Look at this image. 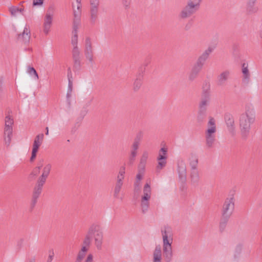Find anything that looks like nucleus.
I'll return each mask as SVG.
<instances>
[{
	"label": "nucleus",
	"instance_id": "nucleus-37",
	"mask_svg": "<svg viewBox=\"0 0 262 262\" xmlns=\"http://www.w3.org/2000/svg\"><path fill=\"white\" fill-rule=\"evenodd\" d=\"M206 116V112H202L201 110H199L197 120L199 122H202L203 121Z\"/></svg>",
	"mask_w": 262,
	"mask_h": 262
},
{
	"label": "nucleus",
	"instance_id": "nucleus-26",
	"mask_svg": "<svg viewBox=\"0 0 262 262\" xmlns=\"http://www.w3.org/2000/svg\"><path fill=\"white\" fill-rule=\"evenodd\" d=\"M72 53L74 61L73 68L76 70H79L81 68L80 51L72 52Z\"/></svg>",
	"mask_w": 262,
	"mask_h": 262
},
{
	"label": "nucleus",
	"instance_id": "nucleus-62",
	"mask_svg": "<svg viewBox=\"0 0 262 262\" xmlns=\"http://www.w3.org/2000/svg\"><path fill=\"white\" fill-rule=\"evenodd\" d=\"M249 1L256 2L257 0H248Z\"/></svg>",
	"mask_w": 262,
	"mask_h": 262
},
{
	"label": "nucleus",
	"instance_id": "nucleus-11",
	"mask_svg": "<svg viewBox=\"0 0 262 262\" xmlns=\"http://www.w3.org/2000/svg\"><path fill=\"white\" fill-rule=\"evenodd\" d=\"M44 184L45 183L37 181L33 190L31 202V207L32 208H33L37 203V200L41 193L42 189Z\"/></svg>",
	"mask_w": 262,
	"mask_h": 262
},
{
	"label": "nucleus",
	"instance_id": "nucleus-3",
	"mask_svg": "<svg viewBox=\"0 0 262 262\" xmlns=\"http://www.w3.org/2000/svg\"><path fill=\"white\" fill-rule=\"evenodd\" d=\"M163 239V253L166 262H170L173 256L172 243L173 232L172 228L168 226H164L161 230Z\"/></svg>",
	"mask_w": 262,
	"mask_h": 262
},
{
	"label": "nucleus",
	"instance_id": "nucleus-45",
	"mask_svg": "<svg viewBox=\"0 0 262 262\" xmlns=\"http://www.w3.org/2000/svg\"><path fill=\"white\" fill-rule=\"evenodd\" d=\"M49 253V255L46 262H52L54 258V253L53 250H50Z\"/></svg>",
	"mask_w": 262,
	"mask_h": 262
},
{
	"label": "nucleus",
	"instance_id": "nucleus-39",
	"mask_svg": "<svg viewBox=\"0 0 262 262\" xmlns=\"http://www.w3.org/2000/svg\"><path fill=\"white\" fill-rule=\"evenodd\" d=\"M198 159L195 157L194 158V159L190 162V166L191 167L190 171H193V170H198L197 169V165H198Z\"/></svg>",
	"mask_w": 262,
	"mask_h": 262
},
{
	"label": "nucleus",
	"instance_id": "nucleus-20",
	"mask_svg": "<svg viewBox=\"0 0 262 262\" xmlns=\"http://www.w3.org/2000/svg\"><path fill=\"white\" fill-rule=\"evenodd\" d=\"M162 250L160 245L156 246L152 252V262H162Z\"/></svg>",
	"mask_w": 262,
	"mask_h": 262
},
{
	"label": "nucleus",
	"instance_id": "nucleus-46",
	"mask_svg": "<svg viewBox=\"0 0 262 262\" xmlns=\"http://www.w3.org/2000/svg\"><path fill=\"white\" fill-rule=\"evenodd\" d=\"M84 262H94V256L92 253H89L85 259L84 260Z\"/></svg>",
	"mask_w": 262,
	"mask_h": 262
},
{
	"label": "nucleus",
	"instance_id": "nucleus-15",
	"mask_svg": "<svg viewBox=\"0 0 262 262\" xmlns=\"http://www.w3.org/2000/svg\"><path fill=\"white\" fill-rule=\"evenodd\" d=\"M52 21L53 14L50 13H47L45 15L43 24V31L46 35H48L50 31Z\"/></svg>",
	"mask_w": 262,
	"mask_h": 262
},
{
	"label": "nucleus",
	"instance_id": "nucleus-1",
	"mask_svg": "<svg viewBox=\"0 0 262 262\" xmlns=\"http://www.w3.org/2000/svg\"><path fill=\"white\" fill-rule=\"evenodd\" d=\"M93 236L97 249L98 250L102 249L103 241L102 229L99 225L93 224L88 230L82 241L81 247L76 255L75 262H82L83 260L90 249Z\"/></svg>",
	"mask_w": 262,
	"mask_h": 262
},
{
	"label": "nucleus",
	"instance_id": "nucleus-5",
	"mask_svg": "<svg viewBox=\"0 0 262 262\" xmlns=\"http://www.w3.org/2000/svg\"><path fill=\"white\" fill-rule=\"evenodd\" d=\"M14 121L13 118L8 115L5 118V125L4 128V139L5 145L8 147L10 146L13 133V125Z\"/></svg>",
	"mask_w": 262,
	"mask_h": 262
},
{
	"label": "nucleus",
	"instance_id": "nucleus-13",
	"mask_svg": "<svg viewBox=\"0 0 262 262\" xmlns=\"http://www.w3.org/2000/svg\"><path fill=\"white\" fill-rule=\"evenodd\" d=\"M226 124L229 132L234 135L235 134V121L234 117L230 113H226L224 117Z\"/></svg>",
	"mask_w": 262,
	"mask_h": 262
},
{
	"label": "nucleus",
	"instance_id": "nucleus-8",
	"mask_svg": "<svg viewBox=\"0 0 262 262\" xmlns=\"http://www.w3.org/2000/svg\"><path fill=\"white\" fill-rule=\"evenodd\" d=\"M84 53L85 58L90 63L94 62V49L90 37H86L84 41Z\"/></svg>",
	"mask_w": 262,
	"mask_h": 262
},
{
	"label": "nucleus",
	"instance_id": "nucleus-49",
	"mask_svg": "<svg viewBox=\"0 0 262 262\" xmlns=\"http://www.w3.org/2000/svg\"><path fill=\"white\" fill-rule=\"evenodd\" d=\"M72 93L71 92H68L67 91V95H66V97H67V102H68V105L69 107H70L71 106V97L72 96Z\"/></svg>",
	"mask_w": 262,
	"mask_h": 262
},
{
	"label": "nucleus",
	"instance_id": "nucleus-58",
	"mask_svg": "<svg viewBox=\"0 0 262 262\" xmlns=\"http://www.w3.org/2000/svg\"><path fill=\"white\" fill-rule=\"evenodd\" d=\"M53 8L52 7H50L47 11V13H50L52 14V12L53 11Z\"/></svg>",
	"mask_w": 262,
	"mask_h": 262
},
{
	"label": "nucleus",
	"instance_id": "nucleus-23",
	"mask_svg": "<svg viewBox=\"0 0 262 262\" xmlns=\"http://www.w3.org/2000/svg\"><path fill=\"white\" fill-rule=\"evenodd\" d=\"M190 184L194 187L199 185L200 181V177L198 170H193L190 172Z\"/></svg>",
	"mask_w": 262,
	"mask_h": 262
},
{
	"label": "nucleus",
	"instance_id": "nucleus-51",
	"mask_svg": "<svg viewBox=\"0 0 262 262\" xmlns=\"http://www.w3.org/2000/svg\"><path fill=\"white\" fill-rule=\"evenodd\" d=\"M67 77H68V82L69 81H73L72 73L71 68L70 67L68 69Z\"/></svg>",
	"mask_w": 262,
	"mask_h": 262
},
{
	"label": "nucleus",
	"instance_id": "nucleus-42",
	"mask_svg": "<svg viewBox=\"0 0 262 262\" xmlns=\"http://www.w3.org/2000/svg\"><path fill=\"white\" fill-rule=\"evenodd\" d=\"M39 167H35L30 174V177L37 176L40 173Z\"/></svg>",
	"mask_w": 262,
	"mask_h": 262
},
{
	"label": "nucleus",
	"instance_id": "nucleus-53",
	"mask_svg": "<svg viewBox=\"0 0 262 262\" xmlns=\"http://www.w3.org/2000/svg\"><path fill=\"white\" fill-rule=\"evenodd\" d=\"M150 197H151V194H148V193H143V195L142 196V200H149V199H150Z\"/></svg>",
	"mask_w": 262,
	"mask_h": 262
},
{
	"label": "nucleus",
	"instance_id": "nucleus-35",
	"mask_svg": "<svg viewBox=\"0 0 262 262\" xmlns=\"http://www.w3.org/2000/svg\"><path fill=\"white\" fill-rule=\"evenodd\" d=\"M148 157V152L147 151H144L142 155V157L140 159V164L142 165H145L146 163Z\"/></svg>",
	"mask_w": 262,
	"mask_h": 262
},
{
	"label": "nucleus",
	"instance_id": "nucleus-17",
	"mask_svg": "<svg viewBox=\"0 0 262 262\" xmlns=\"http://www.w3.org/2000/svg\"><path fill=\"white\" fill-rule=\"evenodd\" d=\"M216 132H205L206 145L208 148L213 147L216 140Z\"/></svg>",
	"mask_w": 262,
	"mask_h": 262
},
{
	"label": "nucleus",
	"instance_id": "nucleus-31",
	"mask_svg": "<svg viewBox=\"0 0 262 262\" xmlns=\"http://www.w3.org/2000/svg\"><path fill=\"white\" fill-rule=\"evenodd\" d=\"M229 219L230 217L223 216L222 215L219 225L220 230L221 232H223L226 228Z\"/></svg>",
	"mask_w": 262,
	"mask_h": 262
},
{
	"label": "nucleus",
	"instance_id": "nucleus-55",
	"mask_svg": "<svg viewBox=\"0 0 262 262\" xmlns=\"http://www.w3.org/2000/svg\"><path fill=\"white\" fill-rule=\"evenodd\" d=\"M43 162H44L43 159H41L39 160L38 162V165L37 167H39V169H41V168L42 167V166L43 165Z\"/></svg>",
	"mask_w": 262,
	"mask_h": 262
},
{
	"label": "nucleus",
	"instance_id": "nucleus-41",
	"mask_svg": "<svg viewBox=\"0 0 262 262\" xmlns=\"http://www.w3.org/2000/svg\"><path fill=\"white\" fill-rule=\"evenodd\" d=\"M202 68L203 67L195 62V63L192 67L191 70L199 74Z\"/></svg>",
	"mask_w": 262,
	"mask_h": 262
},
{
	"label": "nucleus",
	"instance_id": "nucleus-47",
	"mask_svg": "<svg viewBox=\"0 0 262 262\" xmlns=\"http://www.w3.org/2000/svg\"><path fill=\"white\" fill-rule=\"evenodd\" d=\"M140 182L138 181H136L134 184V190L136 192H138L140 189Z\"/></svg>",
	"mask_w": 262,
	"mask_h": 262
},
{
	"label": "nucleus",
	"instance_id": "nucleus-38",
	"mask_svg": "<svg viewBox=\"0 0 262 262\" xmlns=\"http://www.w3.org/2000/svg\"><path fill=\"white\" fill-rule=\"evenodd\" d=\"M27 72L30 75L34 76L36 79H38V74L34 68L29 67Z\"/></svg>",
	"mask_w": 262,
	"mask_h": 262
},
{
	"label": "nucleus",
	"instance_id": "nucleus-2",
	"mask_svg": "<svg viewBox=\"0 0 262 262\" xmlns=\"http://www.w3.org/2000/svg\"><path fill=\"white\" fill-rule=\"evenodd\" d=\"M255 121V112L254 107L252 105H246L245 112L240 115L239 118V127L242 137L246 138L249 135L251 125Z\"/></svg>",
	"mask_w": 262,
	"mask_h": 262
},
{
	"label": "nucleus",
	"instance_id": "nucleus-10",
	"mask_svg": "<svg viewBox=\"0 0 262 262\" xmlns=\"http://www.w3.org/2000/svg\"><path fill=\"white\" fill-rule=\"evenodd\" d=\"M99 0H90V22L92 24H95L99 14Z\"/></svg>",
	"mask_w": 262,
	"mask_h": 262
},
{
	"label": "nucleus",
	"instance_id": "nucleus-61",
	"mask_svg": "<svg viewBox=\"0 0 262 262\" xmlns=\"http://www.w3.org/2000/svg\"><path fill=\"white\" fill-rule=\"evenodd\" d=\"M81 0H76L77 4H81Z\"/></svg>",
	"mask_w": 262,
	"mask_h": 262
},
{
	"label": "nucleus",
	"instance_id": "nucleus-24",
	"mask_svg": "<svg viewBox=\"0 0 262 262\" xmlns=\"http://www.w3.org/2000/svg\"><path fill=\"white\" fill-rule=\"evenodd\" d=\"M143 80V72H139L136 75V77L134 81L133 89L135 92H137L140 89Z\"/></svg>",
	"mask_w": 262,
	"mask_h": 262
},
{
	"label": "nucleus",
	"instance_id": "nucleus-56",
	"mask_svg": "<svg viewBox=\"0 0 262 262\" xmlns=\"http://www.w3.org/2000/svg\"><path fill=\"white\" fill-rule=\"evenodd\" d=\"M143 175L142 174H141V173H138L137 176H136V179L137 180L136 181H138L139 182L140 181V180L142 179V177H143Z\"/></svg>",
	"mask_w": 262,
	"mask_h": 262
},
{
	"label": "nucleus",
	"instance_id": "nucleus-28",
	"mask_svg": "<svg viewBox=\"0 0 262 262\" xmlns=\"http://www.w3.org/2000/svg\"><path fill=\"white\" fill-rule=\"evenodd\" d=\"M256 2L248 1L246 5V10L248 14L256 13L258 9L255 7Z\"/></svg>",
	"mask_w": 262,
	"mask_h": 262
},
{
	"label": "nucleus",
	"instance_id": "nucleus-57",
	"mask_svg": "<svg viewBox=\"0 0 262 262\" xmlns=\"http://www.w3.org/2000/svg\"><path fill=\"white\" fill-rule=\"evenodd\" d=\"M242 250L241 245H237L236 247V251L238 253H239Z\"/></svg>",
	"mask_w": 262,
	"mask_h": 262
},
{
	"label": "nucleus",
	"instance_id": "nucleus-14",
	"mask_svg": "<svg viewBox=\"0 0 262 262\" xmlns=\"http://www.w3.org/2000/svg\"><path fill=\"white\" fill-rule=\"evenodd\" d=\"M231 71L226 70L222 71L217 76V84L218 85L222 86L225 85L228 80L230 78Z\"/></svg>",
	"mask_w": 262,
	"mask_h": 262
},
{
	"label": "nucleus",
	"instance_id": "nucleus-16",
	"mask_svg": "<svg viewBox=\"0 0 262 262\" xmlns=\"http://www.w3.org/2000/svg\"><path fill=\"white\" fill-rule=\"evenodd\" d=\"M210 100V93L205 91L203 94V96L199 104V110L202 112H206L207 106L209 104Z\"/></svg>",
	"mask_w": 262,
	"mask_h": 262
},
{
	"label": "nucleus",
	"instance_id": "nucleus-19",
	"mask_svg": "<svg viewBox=\"0 0 262 262\" xmlns=\"http://www.w3.org/2000/svg\"><path fill=\"white\" fill-rule=\"evenodd\" d=\"M212 51L213 49L211 47H209L199 57L196 63L203 67Z\"/></svg>",
	"mask_w": 262,
	"mask_h": 262
},
{
	"label": "nucleus",
	"instance_id": "nucleus-22",
	"mask_svg": "<svg viewBox=\"0 0 262 262\" xmlns=\"http://www.w3.org/2000/svg\"><path fill=\"white\" fill-rule=\"evenodd\" d=\"M52 168V165L51 164L48 163L46 164L43 168L41 175L39 177L37 181L43 183H46L47 179L49 176L51 170Z\"/></svg>",
	"mask_w": 262,
	"mask_h": 262
},
{
	"label": "nucleus",
	"instance_id": "nucleus-40",
	"mask_svg": "<svg viewBox=\"0 0 262 262\" xmlns=\"http://www.w3.org/2000/svg\"><path fill=\"white\" fill-rule=\"evenodd\" d=\"M44 135L43 134H40L37 135L34 139V142H36V143H38L40 145L42 144L43 141Z\"/></svg>",
	"mask_w": 262,
	"mask_h": 262
},
{
	"label": "nucleus",
	"instance_id": "nucleus-50",
	"mask_svg": "<svg viewBox=\"0 0 262 262\" xmlns=\"http://www.w3.org/2000/svg\"><path fill=\"white\" fill-rule=\"evenodd\" d=\"M145 165H142V164H139L138 166V173L144 174L145 171Z\"/></svg>",
	"mask_w": 262,
	"mask_h": 262
},
{
	"label": "nucleus",
	"instance_id": "nucleus-4",
	"mask_svg": "<svg viewBox=\"0 0 262 262\" xmlns=\"http://www.w3.org/2000/svg\"><path fill=\"white\" fill-rule=\"evenodd\" d=\"M202 0H188L186 6L181 11L179 16L182 19L190 17L200 8Z\"/></svg>",
	"mask_w": 262,
	"mask_h": 262
},
{
	"label": "nucleus",
	"instance_id": "nucleus-36",
	"mask_svg": "<svg viewBox=\"0 0 262 262\" xmlns=\"http://www.w3.org/2000/svg\"><path fill=\"white\" fill-rule=\"evenodd\" d=\"M9 10L12 15H15L17 12H21L24 10V9L12 6L9 8Z\"/></svg>",
	"mask_w": 262,
	"mask_h": 262
},
{
	"label": "nucleus",
	"instance_id": "nucleus-25",
	"mask_svg": "<svg viewBox=\"0 0 262 262\" xmlns=\"http://www.w3.org/2000/svg\"><path fill=\"white\" fill-rule=\"evenodd\" d=\"M242 72L243 73V82L246 84L249 83L250 80L251 75L248 69V64L244 63L242 64Z\"/></svg>",
	"mask_w": 262,
	"mask_h": 262
},
{
	"label": "nucleus",
	"instance_id": "nucleus-34",
	"mask_svg": "<svg viewBox=\"0 0 262 262\" xmlns=\"http://www.w3.org/2000/svg\"><path fill=\"white\" fill-rule=\"evenodd\" d=\"M122 185H123V184H122L116 183L115 186L114 187V198H115L116 199L119 198V193L121 191Z\"/></svg>",
	"mask_w": 262,
	"mask_h": 262
},
{
	"label": "nucleus",
	"instance_id": "nucleus-44",
	"mask_svg": "<svg viewBox=\"0 0 262 262\" xmlns=\"http://www.w3.org/2000/svg\"><path fill=\"white\" fill-rule=\"evenodd\" d=\"M143 193L151 194V188L149 184L146 183L143 188Z\"/></svg>",
	"mask_w": 262,
	"mask_h": 262
},
{
	"label": "nucleus",
	"instance_id": "nucleus-63",
	"mask_svg": "<svg viewBox=\"0 0 262 262\" xmlns=\"http://www.w3.org/2000/svg\"><path fill=\"white\" fill-rule=\"evenodd\" d=\"M29 262H35L34 260H30Z\"/></svg>",
	"mask_w": 262,
	"mask_h": 262
},
{
	"label": "nucleus",
	"instance_id": "nucleus-43",
	"mask_svg": "<svg viewBox=\"0 0 262 262\" xmlns=\"http://www.w3.org/2000/svg\"><path fill=\"white\" fill-rule=\"evenodd\" d=\"M198 74H199L196 72L191 70V72L189 75V79L191 81L194 80L197 77Z\"/></svg>",
	"mask_w": 262,
	"mask_h": 262
},
{
	"label": "nucleus",
	"instance_id": "nucleus-32",
	"mask_svg": "<svg viewBox=\"0 0 262 262\" xmlns=\"http://www.w3.org/2000/svg\"><path fill=\"white\" fill-rule=\"evenodd\" d=\"M40 145L36 142H33V148L32 151V155L30 158V161L33 162L36 157V154L38 151V148Z\"/></svg>",
	"mask_w": 262,
	"mask_h": 262
},
{
	"label": "nucleus",
	"instance_id": "nucleus-59",
	"mask_svg": "<svg viewBox=\"0 0 262 262\" xmlns=\"http://www.w3.org/2000/svg\"><path fill=\"white\" fill-rule=\"evenodd\" d=\"M81 7H82V5L81 4H77V10H79V11H80L81 12Z\"/></svg>",
	"mask_w": 262,
	"mask_h": 262
},
{
	"label": "nucleus",
	"instance_id": "nucleus-33",
	"mask_svg": "<svg viewBox=\"0 0 262 262\" xmlns=\"http://www.w3.org/2000/svg\"><path fill=\"white\" fill-rule=\"evenodd\" d=\"M149 206V203L148 200H144L141 199V207L142 212L143 213H145L148 210Z\"/></svg>",
	"mask_w": 262,
	"mask_h": 262
},
{
	"label": "nucleus",
	"instance_id": "nucleus-21",
	"mask_svg": "<svg viewBox=\"0 0 262 262\" xmlns=\"http://www.w3.org/2000/svg\"><path fill=\"white\" fill-rule=\"evenodd\" d=\"M79 27H75V26H73V31H72V36L71 38V43L73 46V49L72 50V52L76 51H80L79 48L78 47V34L77 31Z\"/></svg>",
	"mask_w": 262,
	"mask_h": 262
},
{
	"label": "nucleus",
	"instance_id": "nucleus-18",
	"mask_svg": "<svg viewBox=\"0 0 262 262\" xmlns=\"http://www.w3.org/2000/svg\"><path fill=\"white\" fill-rule=\"evenodd\" d=\"M31 37V32L29 26H26L23 33L18 35V39L25 43L29 42Z\"/></svg>",
	"mask_w": 262,
	"mask_h": 262
},
{
	"label": "nucleus",
	"instance_id": "nucleus-54",
	"mask_svg": "<svg viewBox=\"0 0 262 262\" xmlns=\"http://www.w3.org/2000/svg\"><path fill=\"white\" fill-rule=\"evenodd\" d=\"M72 91H73V81H69L68 82V88L67 91L72 92Z\"/></svg>",
	"mask_w": 262,
	"mask_h": 262
},
{
	"label": "nucleus",
	"instance_id": "nucleus-7",
	"mask_svg": "<svg viewBox=\"0 0 262 262\" xmlns=\"http://www.w3.org/2000/svg\"><path fill=\"white\" fill-rule=\"evenodd\" d=\"M235 205V200L232 195L226 199L222 208V215L230 217L232 215Z\"/></svg>",
	"mask_w": 262,
	"mask_h": 262
},
{
	"label": "nucleus",
	"instance_id": "nucleus-60",
	"mask_svg": "<svg viewBox=\"0 0 262 262\" xmlns=\"http://www.w3.org/2000/svg\"><path fill=\"white\" fill-rule=\"evenodd\" d=\"M46 135H48V134H49V128H48V127H46Z\"/></svg>",
	"mask_w": 262,
	"mask_h": 262
},
{
	"label": "nucleus",
	"instance_id": "nucleus-9",
	"mask_svg": "<svg viewBox=\"0 0 262 262\" xmlns=\"http://www.w3.org/2000/svg\"><path fill=\"white\" fill-rule=\"evenodd\" d=\"M167 149L165 147L161 148L159 151L157 160L158 161V165L156 166V172L159 173L160 171L166 166L167 162L166 159Z\"/></svg>",
	"mask_w": 262,
	"mask_h": 262
},
{
	"label": "nucleus",
	"instance_id": "nucleus-27",
	"mask_svg": "<svg viewBox=\"0 0 262 262\" xmlns=\"http://www.w3.org/2000/svg\"><path fill=\"white\" fill-rule=\"evenodd\" d=\"M217 128L216 121L214 118L209 117V121L207 123V128L205 131L210 132H216Z\"/></svg>",
	"mask_w": 262,
	"mask_h": 262
},
{
	"label": "nucleus",
	"instance_id": "nucleus-52",
	"mask_svg": "<svg viewBox=\"0 0 262 262\" xmlns=\"http://www.w3.org/2000/svg\"><path fill=\"white\" fill-rule=\"evenodd\" d=\"M44 0H33V6H41L43 4Z\"/></svg>",
	"mask_w": 262,
	"mask_h": 262
},
{
	"label": "nucleus",
	"instance_id": "nucleus-48",
	"mask_svg": "<svg viewBox=\"0 0 262 262\" xmlns=\"http://www.w3.org/2000/svg\"><path fill=\"white\" fill-rule=\"evenodd\" d=\"M122 3L125 9H127L129 7L130 1V0H122Z\"/></svg>",
	"mask_w": 262,
	"mask_h": 262
},
{
	"label": "nucleus",
	"instance_id": "nucleus-6",
	"mask_svg": "<svg viewBox=\"0 0 262 262\" xmlns=\"http://www.w3.org/2000/svg\"><path fill=\"white\" fill-rule=\"evenodd\" d=\"M142 138V133H140L136 135L134 140L133 143L132 145L131 150L128 157V160L127 161V164L129 165H133L135 161L136 157L137 155V150L139 148V146L140 145V143Z\"/></svg>",
	"mask_w": 262,
	"mask_h": 262
},
{
	"label": "nucleus",
	"instance_id": "nucleus-30",
	"mask_svg": "<svg viewBox=\"0 0 262 262\" xmlns=\"http://www.w3.org/2000/svg\"><path fill=\"white\" fill-rule=\"evenodd\" d=\"M125 173V167L124 166H122L119 169V171L117 177L116 183L123 184Z\"/></svg>",
	"mask_w": 262,
	"mask_h": 262
},
{
	"label": "nucleus",
	"instance_id": "nucleus-29",
	"mask_svg": "<svg viewBox=\"0 0 262 262\" xmlns=\"http://www.w3.org/2000/svg\"><path fill=\"white\" fill-rule=\"evenodd\" d=\"M74 18L73 20V26L75 27H79L80 25L81 12L79 10L74 9Z\"/></svg>",
	"mask_w": 262,
	"mask_h": 262
},
{
	"label": "nucleus",
	"instance_id": "nucleus-12",
	"mask_svg": "<svg viewBox=\"0 0 262 262\" xmlns=\"http://www.w3.org/2000/svg\"><path fill=\"white\" fill-rule=\"evenodd\" d=\"M177 171L179 179L182 182L186 179V166L185 161L182 159H179L177 161Z\"/></svg>",
	"mask_w": 262,
	"mask_h": 262
}]
</instances>
